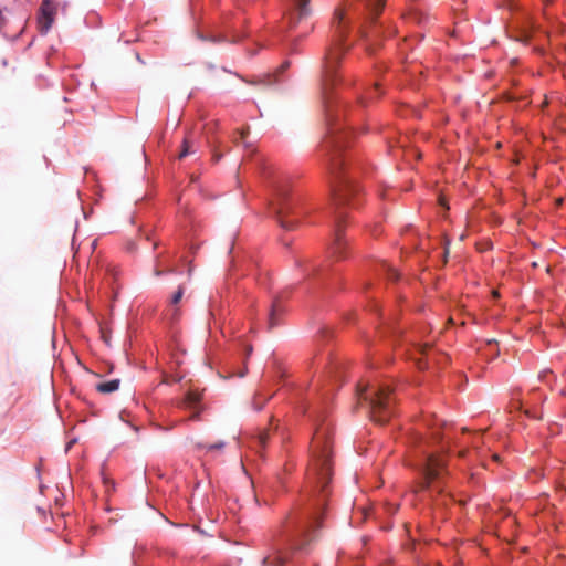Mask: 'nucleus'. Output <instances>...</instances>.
<instances>
[{"label": "nucleus", "mask_w": 566, "mask_h": 566, "mask_svg": "<svg viewBox=\"0 0 566 566\" xmlns=\"http://www.w3.org/2000/svg\"><path fill=\"white\" fill-rule=\"evenodd\" d=\"M347 133H336L332 130V135L324 142V150L326 151L328 161V172L331 182V192L333 205L335 207V232L334 240L329 247V254L335 260H342L346 256L347 243L343 235V218L340 211L343 206H353L350 197L357 193V188L352 180L343 175L342 151L345 145Z\"/></svg>", "instance_id": "f257e3e1"}, {"label": "nucleus", "mask_w": 566, "mask_h": 566, "mask_svg": "<svg viewBox=\"0 0 566 566\" xmlns=\"http://www.w3.org/2000/svg\"><path fill=\"white\" fill-rule=\"evenodd\" d=\"M331 25L333 38L324 57V86L333 83L337 65L348 50L345 46V40L349 30L350 18L346 6L335 8Z\"/></svg>", "instance_id": "f03ea898"}, {"label": "nucleus", "mask_w": 566, "mask_h": 566, "mask_svg": "<svg viewBox=\"0 0 566 566\" xmlns=\"http://www.w3.org/2000/svg\"><path fill=\"white\" fill-rule=\"evenodd\" d=\"M358 403H366L373 421L384 424L395 415L396 399L389 386H380L368 392L367 386L357 387Z\"/></svg>", "instance_id": "7ed1b4c3"}, {"label": "nucleus", "mask_w": 566, "mask_h": 566, "mask_svg": "<svg viewBox=\"0 0 566 566\" xmlns=\"http://www.w3.org/2000/svg\"><path fill=\"white\" fill-rule=\"evenodd\" d=\"M332 443L325 432L317 431L313 440V461L308 471L314 476L321 489L325 492L332 475Z\"/></svg>", "instance_id": "20e7f679"}, {"label": "nucleus", "mask_w": 566, "mask_h": 566, "mask_svg": "<svg viewBox=\"0 0 566 566\" xmlns=\"http://www.w3.org/2000/svg\"><path fill=\"white\" fill-rule=\"evenodd\" d=\"M270 205L280 226L285 230H294L297 219H290V214L294 213V205L289 200L287 191L276 187L275 197Z\"/></svg>", "instance_id": "39448f33"}, {"label": "nucleus", "mask_w": 566, "mask_h": 566, "mask_svg": "<svg viewBox=\"0 0 566 566\" xmlns=\"http://www.w3.org/2000/svg\"><path fill=\"white\" fill-rule=\"evenodd\" d=\"M422 480L419 483V490L430 489L436 481L439 482L447 473L446 460L440 454H429L421 469Z\"/></svg>", "instance_id": "423d86ee"}, {"label": "nucleus", "mask_w": 566, "mask_h": 566, "mask_svg": "<svg viewBox=\"0 0 566 566\" xmlns=\"http://www.w3.org/2000/svg\"><path fill=\"white\" fill-rule=\"evenodd\" d=\"M55 7L51 0H43L39 13V30L42 34L48 33L54 22Z\"/></svg>", "instance_id": "0eeeda50"}, {"label": "nucleus", "mask_w": 566, "mask_h": 566, "mask_svg": "<svg viewBox=\"0 0 566 566\" xmlns=\"http://www.w3.org/2000/svg\"><path fill=\"white\" fill-rule=\"evenodd\" d=\"M285 558L281 547L275 543V536L270 545V553L263 557L262 566H283Z\"/></svg>", "instance_id": "6e6552de"}, {"label": "nucleus", "mask_w": 566, "mask_h": 566, "mask_svg": "<svg viewBox=\"0 0 566 566\" xmlns=\"http://www.w3.org/2000/svg\"><path fill=\"white\" fill-rule=\"evenodd\" d=\"M184 286L179 285L177 291L172 294L170 298V306H171V318L176 319L179 316V310L177 307L178 303L181 301L184 295Z\"/></svg>", "instance_id": "1a4fd4ad"}, {"label": "nucleus", "mask_w": 566, "mask_h": 566, "mask_svg": "<svg viewBox=\"0 0 566 566\" xmlns=\"http://www.w3.org/2000/svg\"><path fill=\"white\" fill-rule=\"evenodd\" d=\"M120 380L112 379L96 385V390L101 394H112L119 389Z\"/></svg>", "instance_id": "9d476101"}, {"label": "nucleus", "mask_w": 566, "mask_h": 566, "mask_svg": "<svg viewBox=\"0 0 566 566\" xmlns=\"http://www.w3.org/2000/svg\"><path fill=\"white\" fill-rule=\"evenodd\" d=\"M282 307L280 305V302L279 300H275L273 301L272 303V307H271V311H270V314H269V322H268V327L269 329H272L274 328L276 325H279V319H277V315L282 312Z\"/></svg>", "instance_id": "9b49d317"}, {"label": "nucleus", "mask_w": 566, "mask_h": 566, "mask_svg": "<svg viewBox=\"0 0 566 566\" xmlns=\"http://www.w3.org/2000/svg\"><path fill=\"white\" fill-rule=\"evenodd\" d=\"M201 400V395L197 391L190 390L186 394L182 405L187 408H195Z\"/></svg>", "instance_id": "f8f14e48"}, {"label": "nucleus", "mask_w": 566, "mask_h": 566, "mask_svg": "<svg viewBox=\"0 0 566 566\" xmlns=\"http://www.w3.org/2000/svg\"><path fill=\"white\" fill-rule=\"evenodd\" d=\"M308 2H310V0H298V2H297L298 20H301L310 14Z\"/></svg>", "instance_id": "ddd939ff"}, {"label": "nucleus", "mask_w": 566, "mask_h": 566, "mask_svg": "<svg viewBox=\"0 0 566 566\" xmlns=\"http://www.w3.org/2000/svg\"><path fill=\"white\" fill-rule=\"evenodd\" d=\"M367 6L370 10V13L377 17L385 6V0H374V2L368 1Z\"/></svg>", "instance_id": "4468645a"}, {"label": "nucleus", "mask_w": 566, "mask_h": 566, "mask_svg": "<svg viewBox=\"0 0 566 566\" xmlns=\"http://www.w3.org/2000/svg\"><path fill=\"white\" fill-rule=\"evenodd\" d=\"M380 269L384 273L387 274L388 279L390 280H397L399 277L398 272L385 261L381 262Z\"/></svg>", "instance_id": "2eb2a0df"}, {"label": "nucleus", "mask_w": 566, "mask_h": 566, "mask_svg": "<svg viewBox=\"0 0 566 566\" xmlns=\"http://www.w3.org/2000/svg\"><path fill=\"white\" fill-rule=\"evenodd\" d=\"M197 447L199 449H205L208 452L209 451H220V450H222L224 448V442L223 441H219L217 443H211V444L198 443Z\"/></svg>", "instance_id": "dca6fc26"}, {"label": "nucleus", "mask_w": 566, "mask_h": 566, "mask_svg": "<svg viewBox=\"0 0 566 566\" xmlns=\"http://www.w3.org/2000/svg\"><path fill=\"white\" fill-rule=\"evenodd\" d=\"M431 346L428 344L417 346V352L421 355H426L428 360L433 359V356H436L434 354L431 353Z\"/></svg>", "instance_id": "f3484780"}, {"label": "nucleus", "mask_w": 566, "mask_h": 566, "mask_svg": "<svg viewBox=\"0 0 566 566\" xmlns=\"http://www.w3.org/2000/svg\"><path fill=\"white\" fill-rule=\"evenodd\" d=\"M268 440L269 432L266 430L260 431L259 434L255 437V441L258 442L261 449H264L266 447Z\"/></svg>", "instance_id": "a211bd4d"}, {"label": "nucleus", "mask_w": 566, "mask_h": 566, "mask_svg": "<svg viewBox=\"0 0 566 566\" xmlns=\"http://www.w3.org/2000/svg\"><path fill=\"white\" fill-rule=\"evenodd\" d=\"M195 151L191 149V145L188 139H184L181 151L178 155L179 159L185 158L189 154H193Z\"/></svg>", "instance_id": "6ab92c4d"}, {"label": "nucleus", "mask_w": 566, "mask_h": 566, "mask_svg": "<svg viewBox=\"0 0 566 566\" xmlns=\"http://www.w3.org/2000/svg\"><path fill=\"white\" fill-rule=\"evenodd\" d=\"M164 273H171V274H175V273H178L177 269L176 268H169L167 269L166 271H163V270H159V269H155L154 271V274L156 276H161Z\"/></svg>", "instance_id": "aec40b11"}, {"label": "nucleus", "mask_w": 566, "mask_h": 566, "mask_svg": "<svg viewBox=\"0 0 566 566\" xmlns=\"http://www.w3.org/2000/svg\"><path fill=\"white\" fill-rule=\"evenodd\" d=\"M248 133H249L248 128L239 130L240 140L245 143L244 140H245V137H247ZM244 146L248 147V144H244Z\"/></svg>", "instance_id": "412c9836"}, {"label": "nucleus", "mask_w": 566, "mask_h": 566, "mask_svg": "<svg viewBox=\"0 0 566 566\" xmlns=\"http://www.w3.org/2000/svg\"><path fill=\"white\" fill-rule=\"evenodd\" d=\"M264 403H265V400H263V401L259 402V401L256 400V398H255V399H254V401H253V408H254L255 410L260 411V410L263 408Z\"/></svg>", "instance_id": "4be33fe9"}, {"label": "nucleus", "mask_w": 566, "mask_h": 566, "mask_svg": "<svg viewBox=\"0 0 566 566\" xmlns=\"http://www.w3.org/2000/svg\"><path fill=\"white\" fill-rule=\"evenodd\" d=\"M548 374H552V371H551V370H548V369H547V370L542 371V373L539 374V376H538L539 380H542V381L546 380V377H547V375H548Z\"/></svg>", "instance_id": "5701e85b"}, {"label": "nucleus", "mask_w": 566, "mask_h": 566, "mask_svg": "<svg viewBox=\"0 0 566 566\" xmlns=\"http://www.w3.org/2000/svg\"><path fill=\"white\" fill-rule=\"evenodd\" d=\"M291 549H292V551H300V549H302V545H301V544H298V543H296V542H295V543H292V545H291Z\"/></svg>", "instance_id": "b1692460"}, {"label": "nucleus", "mask_w": 566, "mask_h": 566, "mask_svg": "<svg viewBox=\"0 0 566 566\" xmlns=\"http://www.w3.org/2000/svg\"><path fill=\"white\" fill-rule=\"evenodd\" d=\"M530 39V34L524 32L521 38H518L520 41L526 42Z\"/></svg>", "instance_id": "393cba45"}, {"label": "nucleus", "mask_w": 566, "mask_h": 566, "mask_svg": "<svg viewBox=\"0 0 566 566\" xmlns=\"http://www.w3.org/2000/svg\"><path fill=\"white\" fill-rule=\"evenodd\" d=\"M221 157H222V154L214 153L212 158L214 161H219L221 159Z\"/></svg>", "instance_id": "a878e982"}, {"label": "nucleus", "mask_w": 566, "mask_h": 566, "mask_svg": "<svg viewBox=\"0 0 566 566\" xmlns=\"http://www.w3.org/2000/svg\"><path fill=\"white\" fill-rule=\"evenodd\" d=\"M360 34H361V38H368L369 36V33L365 29L360 30Z\"/></svg>", "instance_id": "bb28decb"}, {"label": "nucleus", "mask_w": 566, "mask_h": 566, "mask_svg": "<svg viewBox=\"0 0 566 566\" xmlns=\"http://www.w3.org/2000/svg\"><path fill=\"white\" fill-rule=\"evenodd\" d=\"M417 365L419 368H424L427 365L422 364V360L419 358L417 359Z\"/></svg>", "instance_id": "cd10ccee"}, {"label": "nucleus", "mask_w": 566, "mask_h": 566, "mask_svg": "<svg viewBox=\"0 0 566 566\" xmlns=\"http://www.w3.org/2000/svg\"><path fill=\"white\" fill-rule=\"evenodd\" d=\"M251 353H252V346L250 345L247 347V356H250Z\"/></svg>", "instance_id": "c85d7f7f"}, {"label": "nucleus", "mask_w": 566, "mask_h": 566, "mask_svg": "<svg viewBox=\"0 0 566 566\" xmlns=\"http://www.w3.org/2000/svg\"><path fill=\"white\" fill-rule=\"evenodd\" d=\"M433 490H437V493H441V492H442V489H441L440 486H438V485H434V486L432 488V491H433Z\"/></svg>", "instance_id": "c756f323"}, {"label": "nucleus", "mask_w": 566, "mask_h": 566, "mask_svg": "<svg viewBox=\"0 0 566 566\" xmlns=\"http://www.w3.org/2000/svg\"><path fill=\"white\" fill-rule=\"evenodd\" d=\"M191 273H192V266H191V264H190V265H189V268H188V275L190 276V275H191Z\"/></svg>", "instance_id": "7c9ffc66"}, {"label": "nucleus", "mask_w": 566, "mask_h": 566, "mask_svg": "<svg viewBox=\"0 0 566 566\" xmlns=\"http://www.w3.org/2000/svg\"><path fill=\"white\" fill-rule=\"evenodd\" d=\"M198 418V412H195L192 416H191V419H197Z\"/></svg>", "instance_id": "2f4dec72"}, {"label": "nucleus", "mask_w": 566, "mask_h": 566, "mask_svg": "<svg viewBox=\"0 0 566 566\" xmlns=\"http://www.w3.org/2000/svg\"><path fill=\"white\" fill-rule=\"evenodd\" d=\"M464 454H465V451H464V450H463V451H460V453H459V455H460V457H464Z\"/></svg>", "instance_id": "473e14b6"}, {"label": "nucleus", "mask_w": 566, "mask_h": 566, "mask_svg": "<svg viewBox=\"0 0 566 566\" xmlns=\"http://www.w3.org/2000/svg\"><path fill=\"white\" fill-rule=\"evenodd\" d=\"M287 65H289L287 63H284V64L282 65V70H283V69H285V67H287Z\"/></svg>", "instance_id": "72a5a7b5"}, {"label": "nucleus", "mask_w": 566, "mask_h": 566, "mask_svg": "<svg viewBox=\"0 0 566 566\" xmlns=\"http://www.w3.org/2000/svg\"><path fill=\"white\" fill-rule=\"evenodd\" d=\"M493 458H494L495 460H499V455H497V454H494V455H493Z\"/></svg>", "instance_id": "f704fd0d"}]
</instances>
